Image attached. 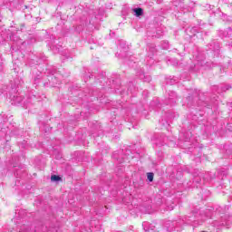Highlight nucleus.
Instances as JSON below:
<instances>
[{
	"mask_svg": "<svg viewBox=\"0 0 232 232\" xmlns=\"http://www.w3.org/2000/svg\"><path fill=\"white\" fill-rule=\"evenodd\" d=\"M133 12L137 17H140V15L144 14V11L142 10V8H134Z\"/></svg>",
	"mask_w": 232,
	"mask_h": 232,
	"instance_id": "obj_4",
	"label": "nucleus"
},
{
	"mask_svg": "<svg viewBox=\"0 0 232 232\" xmlns=\"http://www.w3.org/2000/svg\"><path fill=\"white\" fill-rule=\"evenodd\" d=\"M112 157H113L114 159H117V158L115 157V154H113Z\"/></svg>",
	"mask_w": 232,
	"mask_h": 232,
	"instance_id": "obj_16",
	"label": "nucleus"
},
{
	"mask_svg": "<svg viewBox=\"0 0 232 232\" xmlns=\"http://www.w3.org/2000/svg\"><path fill=\"white\" fill-rule=\"evenodd\" d=\"M229 88H231V86L226 85V86H224V87H221V91H222V92H227V90H229Z\"/></svg>",
	"mask_w": 232,
	"mask_h": 232,
	"instance_id": "obj_12",
	"label": "nucleus"
},
{
	"mask_svg": "<svg viewBox=\"0 0 232 232\" xmlns=\"http://www.w3.org/2000/svg\"><path fill=\"white\" fill-rule=\"evenodd\" d=\"M14 84H15V86H17V87L21 86V84H23V80H22V79L19 80V78H16V79L14 80Z\"/></svg>",
	"mask_w": 232,
	"mask_h": 232,
	"instance_id": "obj_9",
	"label": "nucleus"
},
{
	"mask_svg": "<svg viewBox=\"0 0 232 232\" xmlns=\"http://www.w3.org/2000/svg\"><path fill=\"white\" fill-rule=\"evenodd\" d=\"M41 82H43L44 87L51 86L55 88L57 84H61V80L55 75L44 76L43 78L40 75L34 77V84H39Z\"/></svg>",
	"mask_w": 232,
	"mask_h": 232,
	"instance_id": "obj_1",
	"label": "nucleus"
},
{
	"mask_svg": "<svg viewBox=\"0 0 232 232\" xmlns=\"http://www.w3.org/2000/svg\"><path fill=\"white\" fill-rule=\"evenodd\" d=\"M175 97H177V93L175 92H170L169 99L171 102H175Z\"/></svg>",
	"mask_w": 232,
	"mask_h": 232,
	"instance_id": "obj_5",
	"label": "nucleus"
},
{
	"mask_svg": "<svg viewBox=\"0 0 232 232\" xmlns=\"http://www.w3.org/2000/svg\"><path fill=\"white\" fill-rule=\"evenodd\" d=\"M153 177H154L153 172H149L147 174V179H148L149 182H153Z\"/></svg>",
	"mask_w": 232,
	"mask_h": 232,
	"instance_id": "obj_7",
	"label": "nucleus"
},
{
	"mask_svg": "<svg viewBox=\"0 0 232 232\" xmlns=\"http://www.w3.org/2000/svg\"><path fill=\"white\" fill-rule=\"evenodd\" d=\"M173 5H174V6H179L180 8H185V7L182 5V1H180V0H175V1H173Z\"/></svg>",
	"mask_w": 232,
	"mask_h": 232,
	"instance_id": "obj_6",
	"label": "nucleus"
},
{
	"mask_svg": "<svg viewBox=\"0 0 232 232\" xmlns=\"http://www.w3.org/2000/svg\"><path fill=\"white\" fill-rule=\"evenodd\" d=\"M156 1H157L158 5H160V3L164 2V0H156Z\"/></svg>",
	"mask_w": 232,
	"mask_h": 232,
	"instance_id": "obj_14",
	"label": "nucleus"
},
{
	"mask_svg": "<svg viewBox=\"0 0 232 232\" xmlns=\"http://www.w3.org/2000/svg\"><path fill=\"white\" fill-rule=\"evenodd\" d=\"M145 231H149V229H145Z\"/></svg>",
	"mask_w": 232,
	"mask_h": 232,
	"instance_id": "obj_17",
	"label": "nucleus"
},
{
	"mask_svg": "<svg viewBox=\"0 0 232 232\" xmlns=\"http://www.w3.org/2000/svg\"><path fill=\"white\" fill-rule=\"evenodd\" d=\"M143 226H148V222H144V223H143Z\"/></svg>",
	"mask_w": 232,
	"mask_h": 232,
	"instance_id": "obj_15",
	"label": "nucleus"
},
{
	"mask_svg": "<svg viewBox=\"0 0 232 232\" xmlns=\"http://www.w3.org/2000/svg\"><path fill=\"white\" fill-rule=\"evenodd\" d=\"M149 52H150L151 55H155V53H157V49L154 46H150Z\"/></svg>",
	"mask_w": 232,
	"mask_h": 232,
	"instance_id": "obj_10",
	"label": "nucleus"
},
{
	"mask_svg": "<svg viewBox=\"0 0 232 232\" xmlns=\"http://www.w3.org/2000/svg\"><path fill=\"white\" fill-rule=\"evenodd\" d=\"M164 141H165L164 139H163L162 140H157L155 141V144H156V146L160 147V146H162V145L164 144Z\"/></svg>",
	"mask_w": 232,
	"mask_h": 232,
	"instance_id": "obj_11",
	"label": "nucleus"
},
{
	"mask_svg": "<svg viewBox=\"0 0 232 232\" xmlns=\"http://www.w3.org/2000/svg\"><path fill=\"white\" fill-rule=\"evenodd\" d=\"M200 177H196L195 179H194V182H197V184H198L199 182H200Z\"/></svg>",
	"mask_w": 232,
	"mask_h": 232,
	"instance_id": "obj_13",
	"label": "nucleus"
},
{
	"mask_svg": "<svg viewBox=\"0 0 232 232\" xmlns=\"http://www.w3.org/2000/svg\"><path fill=\"white\" fill-rule=\"evenodd\" d=\"M139 78L144 82H150L151 81V76L146 75L144 72H140Z\"/></svg>",
	"mask_w": 232,
	"mask_h": 232,
	"instance_id": "obj_3",
	"label": "nucleus"
},
{
	"mask_svg": "<svg viewBox=\"0 0 232 232\" xmlns=\"http://www.w3.org/2000/svg\"><path fill=\"white\" fill-rule=\"evenodd\" d=\"M34 101H37V96H35L34 94L31 97L26 98V99L23 98V96H16L14 98L15 104L23 106V108H28V104H30V102H32Z\"/></svg>",
	"mask_w": 232,
	"mask_h": 232,
	"instance_id": "obj_2",
	"label": "nucleus"
},
{
	"mask_svg": "<svg viewBox=\"0 0 232 232\" xmlns=\"http://www.w3.org/2000/svg\"><path fill=\"white\" fill-rule=\"evenodd\" d=\"M51 180H52L53 182H57V181H59V180H61V177H59V176H57V175H53V176H51Z\"/></svg>",
	"mask_w": 232,
	"mask_h": 232,
	"instance_id": "obj_8",
	"label": "nucleus"
}]
</instances>
